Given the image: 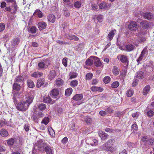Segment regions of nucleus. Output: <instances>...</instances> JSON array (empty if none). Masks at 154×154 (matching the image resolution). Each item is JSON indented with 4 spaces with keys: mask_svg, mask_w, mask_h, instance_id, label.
I'll use <instances>...</instances> for the list:
<instances>
[{
    "mask_svg": "<svg viewBox=\"0 0 154 154\" xmlns=\"http://www.w3.org/2000/svg\"><path fill=\"white\" fill-rule=\"evenodd\" d=\"M42 140L38 141L39 147H42L43 150L45 151L48 154H52L53 149L50 145L45 143L42 142Z\"/></svg>",
    "mask_w": 154,
    "mask_h": 154,
    "instance_id": "f257e3e1",
    "label": "nucleus"
},
{
    "mask_svg": "<svg viewBox=\"0 0 154 154\" xmlns=\"http://www.w3.org/2000/svg\"><path fill=\"white\" fill-rule=\"evenodd\" d=\"M113 141L114 140L113 139H110L102 146L103 147H105L106 151L109 153L112 152L114 150V149L112 146Z\"/></svg>",
    "mask_w": 154,
    "mask_h": 154,
    "instance_id": "f03ea898",
    "label": "nucleus"
},
{
    "mask_svg": "<svg viewBox=\"0 0 154 154\" xmlns=\"http://www.w3.org/2000/svg\"><path fill=\"white\" fill-rule=\"evenodd\" d=\"M29 106V104L26 103L25 101L19 102L16 105L17 109L19 111L26 110Z\"/></svg>",
    "mask_w": 154,
    "mask_h": 154,
    "instance_id": "7ed1b4c3",
    "label": "nucleus"
},
{
    "mask_svg": "<svg viewBox=\"0 0 154 154\" xmlns=\"http://www.w3.org/2000/svg\"><path fill=\"white\" fill-rule=\"evenodd\" d=\"M139 26V25L137 22L131 21L129 24L128 27L131 31L134 32L138 29Z\"/></svg>",
    "mask_w": 154,
    "mask_h": 154,
    "instance_id": "20e7f679",
    "label": "nucleus"
},
{
    "mask_svg": "<svg viewBox=\"0 0 154 154\" xmlns=\"http://www.w3.org/2000/svg\"><path fill=\"white\" fill-rule=\"evenodd\" d=\"M93 57L95 65L97 67H99L102 68L103 65V64L99 58L96 56H94Z\"/></svg>",
    "mask_w": 154,
    "mask_h": 154,
    "instance_id": "39448f33",
    "label": "nucleus"
},
{
    "mask_svg": "<svg viewBox=\"0 0 154 154\" xmlns=\"http://www.w3.org/2000/svg\"><path fill=\"white\" fill-rule=\"evenodd\" d=\"M117 58L122 63H128V57L126 55L119 54L117 56Z\"/></svg>",
    "mask_w": 154,
    "mask_h": 154,
    "instance_id": "423d86ee",
    "label": "nucleus"
},
{
    "mask_svg": "<svg viewBox=\"0 0 154 154\" xmlns=\"http://www.w3.org/2000/svg\"><path fill=\"white\" fill-rule=\"evenodd\" d=\"M100 8L104 10L106 9L109 8L111 6L110 4H108L104 2H100L99 5Z\"/></svg>",
    "mask_w": 154,
    "mask_h": 154,
    "instance_id": "0eeeda50",
    "label": "nucleus"
},
{
    "mask_svg": "<svg viewBox=\"0 0 154 154\" xmlns=\"http://www.w3.org/2000/svg\"><path fill=\"white\" fill-rule=\"evenodd\" d=\"M20 42V39L18 38H14L11 41V45L13 50L16 49V47Z\"/></svg>",
    "mask_w": 154,
    "mask_h": 154,
    "instance_id": "6e6552de",
    "label": "nucleus"
},
{
    "mask_svg": "<svg viewBox=\"0 0 154 154\" xmlns=\"http://www.w3.org/2000/svg\"><path fill=\"white\" fill-rule=\"evenodd\" d=\"M59 91L57 89L54 88L52 89L50 92V95L52 96L53 98H57V96L59 94Z\"/></svg>",
    "mask_w": 154,
    "mask_h": 154,
    "instance_id": "1a4fd4ad",
    "label": "nucleus"
},
{
    "mask_svg": "<svg viewBox=\"0 0 154 154\" xmlns=\"http://www.w3.org/2000/svg\"><path fill=\"white\" fill-rule=\"evenodd\" d=\"M43 100L44 102L50 104H53L55 101L52 100L50 97L48 96H45L44 97Z\"/></svg>",
    "mask_w": 154,
    "mask_h": 154,
    "instance_id": "9d476101",
    "label": "nucleus"
},
{
    "mask_svg": "<svg viewBox=\"0 0 154 154\" xmlns=\"http://www.w3.org/2000/svg\"><path fill=\"white\" fill-rule=\"evenodd\" d=\"M47 26L46 23L44 21L40 22L38 24V28L40 30H42L45 29Z\"/></svg>",
    "mask_w": 154,
    "mask_h": 154,
    "instance_id": "9b49d317",
    "label": "nucleus"
},
{
    "mask_svg": "<svg viewBox=\"0 0 154 154\" xmlns=\"http://www.w3.org/2000/svg\"><path fill=\"white\" fill-rule=\"evenodd\" d=\"M144 73L141 71H139L137 72L135 76V78L142 79L144 78Z\"/></svg>",
    "mask_w": 154,
    "mask_h": 154,
    "instance_id": "f8f14e48",
    "label": "nucleus"
},
{
    "mask_svg": "<svg viewBox=\"0 0 154 154\" xmlns=\"http://www.w3.org/2000/svg\"><path fill=\"white\" fill-rule=\"evenodd\" d=\"M144 17L145 19L150 20L154 18V16L152 14L149 12H147L144 14Z\"/></svg>",
    "mask_w": 154,
    "mask_h": 154,
    "instance_id": "ddd939ff",
    "label": "nucleus"
},
{
    "mask_svg": "<svg viewBox=\"0 0 154 154\" xmlns=\"http://www.w3.org/2000/svg\"><path fill=\"white\" fill-rule=\"evenodd\" d=\"M33 15L35 17H38L39 18L43 17V15L42 12L39 9H37L33 14Z\"/></svg>",
    "mask_w": 154,
    "mask_h": 154,
    "instance_id": "4468645a",
    "label": "nucleus"
},
{
    "mask_svg": "<svg viewBox=\"0 0 154 154\" xmlns=\"http://www.w3.org/2000/svg\"><path fill=\"white\" fill-rule=\"evenodd\" d=\"M94 56H91L89 58L87 59L85 61V64L87 66H90L93 65L94 62Z\"/></svg>",
    "mask_w": 154,
    "mask_h": 154,
    "instance_id": "2eb2a0df",
    "label": "nucleus"
},
{
    "mask_svg": "<svg viewBox=\"0 0 154 154\" xmlns=\"http://www.w3.org/2000/svg\"><path fill=\"white\" fill-rule=\"evenodd\" d=\"M56 75V73L55 70H51L50 71L48 75V79L51 80L54 79Z\"/></svg>",
    "mask_w": 154,
    "mask_h": 154,
    "instance_id": "dca6fc26",
    "label": "nucleus"
},
{
    "mask_svg": "<svg viewBox=\"0 0 154 154\" xmlns=\"http://www.w3.org/2000/svg\"><path fill=\"white\" fill-rule=\"evenodd\" d=\"M17 140L16 138H11L7 141V143L9 146H12L14 143L17 144Z\"/></svg>",
    "mask_w": 154,
    "mask_h": 154,
    "instance_id": "f3484780",
    "label": "nucleus"
},
{
    "mask_svg": "<svg viewBox=\"0 0 154 154\" xmlns=\"http://www.w3.org/2000/svg\"><path fill=\"white\" fill-rule=\"evenodd\" d=\"M99 135L103 140H106L107 137V134L103 131H100L99 133Z\"/></svg>",
    "mask_w": 154,
    "mask_h": 154,
    "instance_id": "a211bd4d",
    "label": "nucleus"
},
{
    "mask_svg": "<svg viewBox=\"0 0 154 154\" xmlns=\"http://www.w3.org/2000/svg\"><path fill=\"white\" fill-rule=\"evenodd\" d=\"M83 97V95L82 94H80L75 95L72 98L74 100L76 101L80 100Z\"/></svg>",
    "mask_w": 154,
    "mask_h": 154,
    "instance_id": "6ab92c4d",
    "label": "nucleus"
},
{
    "mask_svg": "<svg viewBox=\"0 0 154 154\" xmlns=\"http://www.w3.org/2000/svg\"><path fill=\"white\" fill-rule=\"evenodd\" d=\"M17 4L13 5L12 6L10 7V12L12 14L15 13L18 9Z\"/></svg>",
    "mask_w": 154,
    "mask_h": 154,
    "instance_id": "aec40b11",
    "label": "nucleus"
},
{
    "mask_svg": "<svg viewBox=\"0 0 154 154\" xmlns=\"http://www.w3.org/2000/svg\"><path fill=\"white\" fill-rule=\"evenodd\" d=\"M45 79H44L40 78L37 81L36 87L37 88H40L42 85L44 83Z\"/></svg>",
    "mask_w": 154,
    "mask_h": 154,
    "instance_id": "412c9836",
    "label": "nucleus"
},
{
    "mask_svg": "<svg viewBox=\"0 0 154 154\" xmlns=\"http://www.w3.org/2000/svg\"><path fill=\"white\" fill-rule=\"evenodd\" d=\"M135 48V46L131 44H128L125 46L126 51H131L134 50Z\"/></svg>",
    "mask_w": 154,
    "mask_h": 154,
    "instance_id": "4be33fe9",
    "label": "nucleus"
},
{
    "mask_svg": "<svg viewBox=\"0 0 154 154\" xmlns=\"http://www.w3.org/2000/svg\"><path fill=\"white\" fill-rule=\"evenodd\" d=\"M116 30L115 29L112 30L109 33L107 37L109 41H111L113 38L114 34L116 32Z\"/></svg>",
    "mask_w": 154,
    "mask_h": 154,
    "instance_id": "5701e85b",
    "label": "nucleus"
},
{
    "mask_svg": "<svg viewBox=\"0 0 154 154\" xmlns=\"http://www.w3.org/2000/svg\"><path fill=\"white\" fill-rule=\"evenodd\" d=\"M43 75V73L40 72H35L33 73L31 76L34 78H38L41 77Z\"/></svg>",
    "mask_w": 154,
    "mask_h": 154,
    "instance_id": "b1692460",
    "label": "nucleus"
},
{
    "mask_svg": "<svg viewBox=\"0 0 154 154\" xmlns=\"http://www.w3.org/2000/svg\"><path fill=\"white\" fill-rule=\"evenodd\" d=\"M140 24L143 28L146 29L149 27V24L146 20H143L141 21Z\"/></svg>",
    "mask_w": 154,
    "mask_h": 154,
    "instance_id": "393cba45",
    "label": "nucleus"
},
{
    "mask_svg": "<svg viewBox=\"0 0 154 154\" xmlns=\"http://www.w3.org/2000/svg\"><path fill=\"white\" fill-rule=\"evenodd\" d=\"M63 84V80L60 78H58L55 81V85L58 87H60Z\"/></svg>",
    "mask_w": 154,
    "mask_h": 154,
    "instance_id": "a878e982",
    "label": "nucleus"
},
{
    "mask_svg": "<svg viewBox=\"0 0 154 154\" xmlns=\"http://www.w3.org/2000/svg\"><path fill=\"white\" fill-rule=\"evenodd\" d=\"M91 90L93 91H102L103 89L101 87H97L96 86H92L91 88Z\"/></svg>",
    "mask_w": 154,
    "mask_h": 154,
    "instance_id": "bb28decb",
    "label": "nucleus"
},
{
    "mask_svg": "<svg viewBox=\"0 0 154 154\" xmlns=\"http://www.w3.org/2000/svg\"><path fill=\"white\" fill-rule=\"evenodd\" d=\"M112 72L115 75H117L119 74V70L116 66H114L112 69Z\"/></svg>",
    "mask_w": 154,
    "mask_h": 154,
    "instance_id": "cd10ccee",
    "label": "nucleus"
},
{
    "mask_svg": "<svg viewBox=\"0 0 154 154\" xmlns=\"http://www.w3.org/2000/svg\"><path fill=\"white\" fill-rule=\"evenodd\" d=\"M48 21L53 23L54 22L55 19V16L52 14H49L47 17Z\"/></svg>",
    "mask_w": 154,
    "mask_h": 154,
    "instance_id": "c85d7f7f",
    "label": "nucleus"
},
{
    "mask_svg": "<svg viewBox=\"0 0 154 154\" xmlns=\"http://www.w3.org/2000/svg\"><path fill=\"white\" fill-rule=\"evenodd\" d=\"M0 134L2 137H6L8 136V133L5 129H2L0 131Z\"/></svg>",
    "mask_w": 154,
    "mask_h": 154,
    "instance_id": "c756f323",
    "label": "nucleus"
},
{
    "mask_svg": "<svg viewBox=\"0 0 154 154\" xmlns=\"http://www.w3.org/2000/svg\"><path fill=\"white\" fill-rule=\"evenodd\" d=\"M150 137L147 136H143L141 138V140L144 143L147 144H149V140Z\"/></svg>",
    "mask_w": 154,
    "mask_h": 154,
    "instance_id": "7c9ffc66",
    "label": "nucleus"
},
{
    "mask_svg": "<svg viewBox=\"0 0 154 154\" xmlns=\"http://www.w3.org/2000/svg\"><path fill=\"white\" fill-rule=\"evenodd\" d=\"M13 89L16 91H19L21 88L20 85L17 83H14L13 85Z\"/></svg>",
    "mask_w": 154,
    "mask_h": 154,
    "instance_id": "2f4dec72",
    "label": "nucleus"
},
{
    "mask_svg": "<svg viewBox=\"0 0 154 154\" xmlns=\"http://www.w3.org/2000/svg\"><path fill=\"white\" fill-rule=\"evenodd\" d=\"M66 37L68 39L72 40L78 41L79 39L78 37L74 35H68Z\"/></svg>",
    "mask_w": 154,
    "mask_h": 154,
    "instance_id": "473e14b6",
    "label": "nucleus"
},
{
    "mask_svg": "<svg viewBox=\"0 0 154 154\" xmlns=\"http://www.w3.org/2000/svg\"><path fill=\"white\" fill-rule=\"evenodd\" d=\"M14 81L17 82H23L24 78L21 75H19L15 79Z\"/></svg>",
    "mask_w": 154,
    "mask_h": 154,
    "instance_id": "72a5a7b5",
    "label": "nucleus"
},
{
    "mask_svg": "<svg viewBox=\"0 0 154 154\" xmlns=\"http://www.w3.org/2000/svg\"><path fill=\"white\" fill-rule=\"evenodd\" d=\"M28 30L29 32L32 33H35L36 32L37 29L35 27L32 26L29 27Z\"/></svg>",
    "mask_w": 154,
    "mask_h": 154,
    "instance_id": "f704fd0d",
    "label": "nucleus"
},
{
    "mask_svg": "<svg viewBox=\"0 0 154 154\" xmlns=\"http://www.w3.org/2000/svg\"><path fill=\"white\" fill-rule=\"evenodd\" d=\"M33 97L32 96H28L26 97V103H27L29 104V105L31 103L32 101Z\"/></svg>",
    "mask_w": 154,
    "mask_h": 154,
    "instance_id": "c9c22d12",
    "label": "nucleus"
},
{
    "mask_svg": "<svg viewBox=\"0 0 154 154\" xmlns=\"http://www.w3.org/2000/svg\"><path fill=\"white\" fill-rule=\"evenodd\" d=\"M150 87L149 85L146 86L143 90V94L144 95H146L149 91Z\"/></svg>",
    "mask_w": 154,
    "mask_h": 154,
    "instance_id": "e433bc0d",
    "label": "nucleus"
},
{
    "mask_svg": "<svg viewBox=\"0 0 154 154\" xmlns=\"http://www.w3.org/2000/svg\"><path fill=\"white\" fill-rule=\"evenodd\" d=\"M38 67L39 68L38 69L41 70L43 69L45 67V63L43 62H40L38 64Z\"/></svg>",
    "mask_w": 154,
    "mask_h": 154,
    "instance_id": "4c0bfd02",
    "label": "nucleus"
},
{
    "mask_svg": "<svg viewBox=\"0 0 154 154\" xmlns=\"http://www.w3.org/2000/svg\"><path fill=\"white\" fill-rule=\"evenodd\" d=\"M27 84L28 87L30 88H33L35 86L34 82L32 80H28L27 81Z\"/></svg>",
    "mask_w": 154,
    "mask_h": 154,
    "instance_id": "58836bf2",
    "label": "nucleus"
},
{
    "mask_svg": "<svg viewBox=\"0 0 154 154\" xmlns=\"http://www.w3.org/2000/svg\"><path fill=\"white\" fill-rule=\"evenodd\" d=\"M72 89L69 88L66 89L65 91V94L67 96H69L72 93Z\"/></svg>",
    "mask_w": 154,
    "mask_h": 154,
    "instance_id": "ea45409f",
    "label": "nucleus"
},
{
    "mask_svg": "<svg viewBox=\"0 0 154 154\" xmlns=\"http://www.w3.org/2000/svg\"><path fill=\"white\" fill-rule=\"evenodd\" d=\"M78 84V82L76 80H73L70 83V85L72 87H74L76 86Z\"/></svg>",
    "mask_w": 154,
    "mask_h": 154,
    "instance_id": "a19ab883",
    "label": "nucleus"
},
{
    "mask_svg": "<svg viewBox=\"0 0 154 154\" xmlns=\"http://www.w3.org/2000/svg\"><path fill=\"white\" fill-rule=\"evenodd\" d=\"M147 53L148 51L147 50V48H145L142 51L140 55L143 57H145L147 55Z\"/></svg>",
    "mask_w": 154,
    "mask_h": 154,
    "instance_id": "79ce46f5",
    "label": "nucleus"
},
{
    "mask_svg": "<svg viewBox=\"0 0 154 154\" xmlns=\"http://www.w3.org/2000/svg\"><path fill=\"white\" fill-rule=\"evenodd\" d=\"M89 144L91 146H96L98 144V142L97 140L94 139L91 140Z\"/></svg>",
    "mask_w": 154,
    "mask_h": 154,
    "instance_id": "37998d69",
    "label": "nucleus"
},
{
    "mask_svg": "<svg viewBox=\"0 0 154 154\" xmlns=\"http://www.w3.org/2000/svg\"><path fill=\"white\" fill-rule=\"evenodd\" d=\"M63 14L66 17H69L70 15V13L68 10L66 8H64L63 10Z\"/></svg>",
    "mask_w": 154,
    "mask_h": 154,
    "instance_id": "c03bdc74",
    "label": "nucleus"
},
{
    "mask_svg": "<svg viewBox=\"0 0 154 154\" xmlns=\"http://www.w3.org/2000/svg\"><path fill=\"white\" fill-rule=\"evenodd\" d=\"M84 121L87 124H90L92 121L91 118L88 116H86L85 117Z\"/></svg>",
    "mask_w": 154,
    "mask_h": 154,
    "instance_id": "a18cd8bd",
    "label": "nucleus"
},
{
    "mask_svg": "<svg viewBox=\"0 0 154 154\" xmlns=\"http://www.w3.org/2000/svg\"><path fill=\"white\" fill-rule=\"evenodd\" d=\"M110 78L109 76H105L103 79V81L105 83H108L110 81Z\"/></svg>",
    "mask_w": 154,
    "mask_h": 154,
    "instance_id": "49530a36",
    "label": "nucleus"
},
{
    "mask_svg": "<svg viewBox=\"0 0 154 154\" xmlns=\"http://www.w3.org/2000/svg\"><path fill=\"white\" fill-rule=\"evenodd\" d=\"M69 75L71 79H74L75 78L77 75V74L74 72H71L69 74Z\"/></svg>",
    "mask_w": 154,
    "mask_h": 154,
    "instance_id": "de8ad7c7",
    "label": "nucleus"
},
{
    "mask_svg": "<svg viewBox=\"0 0 154 154\" xmlns=\"http://www.w3.org/2000/svg\"><path fill=\"white\" fill-rule=\"evenodd\" d=\"M133 91L131 89H129L127 91L126 95L128 97H131L133 94Z\"/></svg>",
    "mask_w": 154,
    "mask_h": 154,
    "instance_id": "09e8293b",
    "label": "nucleus"
},
{
    "mask_svg": "<svg viewBox=\"0 0 154 154\" xmlns=\"http://www.w3.org/2000/svg\"><path fill=\"white\" fill-rule=\"evenodd\" d=\"M119 83L118 82H115L111 85V87L113 88H116L118 87L119 85Z\"/></svg>",
    "mask_w": 154,
    "mask_h": 154,
    "instance_id": "8fccbe9b",
    "label": "nucleus"
},
{
    "mask_svg": "<svg viewBox=\"0 0 154 154\" xmlns=\"http://www.w3.org/2000/svg\"><path fill=\"white\" fill-rule=\"evenodd\" d=\"M38 108L41 110H44L46 108L45 105L44 103L40 104L38 106Z\"/></svg>",
    "mask_w": 154,
    "mask_h": 154,
    "instance_id": "3c124183",
    "label": "nucleus"
},
{
    "mask_svg": "<svg viewBox=\"0 0 154 154\" xmlns=\"http://www.w3.org/2000/svg\"><path fill=\"white\" fill-rule=\"evenodd\" d=\"M49 118L48 117H45L44 119L42 120V123L45 124V125H47L48 123Z\"/></svg>",
    "mask_w": 154,
    "mask_h": 154,
    "instance_id": "603ef678",
    "label": "nucleus"
},
{
    "mask_svg": "<svg viewBox=\"0 0 154 154\" xmlns=\"http://www.w3.org/2000/svg\"><path fill=\"white\" fill-rule=\"evenodd\" d=\"M105 110L108 113L111 114L113 112V110L109 107L106 108Z\"/></svg>",
    "mask_w": 154,
    "mask_h": 154,
    "instance_id": "864d4df0",
    "label": "nucleus"
},
{
    "mask_svg": "<svg viewBox=\"0 0 154 154\" xmlns=\"http://www.w3.org/2000/svg\"><path fill=\"white\" fill-rule=\"evenodd\" d=\"M93 76V74L91 73H89L87 74L86 75V79L88 80L91 79Z\"/></svg>",
    "mask_w": 154,
    "mask_h": 154,
    "instance_id": "5fc2aeb1",
    "label": "nucleus"
},
{
    "mask_svg": "<svg viewBox=\"0 0 154 154\" xmlns=\"http://www.w3.org/2000/svg\"><path fill=\"white\" fill-rule=\"evenodd\" d=\"M127 70L124 69L120 72V75L121 77L123 79L124 77L126 75Z\"/></svg>",
    "mask_w": 154,
    "mask_h": 154,
    "instance_id": "6e6d98bb",
    "label": "nucleus"
},
{
    "mask_svg": "<svg viewBox=\"0 0 154 154\" xmlns=\"http://www.w3.org/2000/svg\"><path fill=\"white\" fill-rule=\"evenodd\" d=\"M44 63H45V68H47L49 65L51 64V61L49 59H47L44 61Z\"/></svg>",
    "mask_w": 154,
    "mask_h": 154,
    "instance_id": "4d7b16f0",
    "label": "nucleus"
},
{
    "mask_svg": "<svg viewBox=\"0 0 154 154\" xmlns=\"http://www.w3.org/2000/svg\"><path fill=\"white\" fill-rule=\"evenodd\" d=\"M7 3L12 4L13 5L17 4L16 0H5Z\"/></svg>",
    "mask_w": 154,
    "mask_h": 154,
    "instance_id": "13d9d810",
    "label": "nucleus"
},
{
    "mask_svg": "<svg viewBox=\"0 0 154 154\" xmlns=\"http://www.w3.org/2000/svg\"><path fill=\"white\" fill-rule=\"evenodd\" d=\"M74 6L76 8H79L81 6V4L79 2L77 1L74 3Z\"/></svg>",
    "mask_w": 154,
    "mask_h": 154,
    "instance_id": "bf43d9fd",
    "label": "nucleus"
},
{
    "mask_svg": "<svg viewBox=\"0 0 154 154\" xmlns=\"http://www.w3.org/2000/svg\"><path fill=\"white\" fill-rule=\"evenodd\" d=\"M62 62L63 64L66 67L67 66V58L66 57L64 58L63 59Z\"/></svg>",
    "mask_w": 154,
    "mask_h": 154,
    "instance_id": "052dcab7",
    "label": "nucleus"
},
{
    "mask_svg": "<svg viewBox=\"0 0 154 154\" xmlns=\"http://www.w3.org/2000/svg\"><path fill=\"white\" fill-rule=\"evenodd\" d=\"M49 131V132L50 135L53 137H54L55 136V133L54 131L52 129H51L50 130L48 129Z\"/></svg>",
    "mask_w": 154,
    "mask_h": 154,
    "instance_id": "680f3d73",
    "label": "nucleus"
},
{
    "mask_svg": "<svg viewBox=\"0 0 154 154\" xmlns=\"http://www.w3.org/2000/svg\"><path fill=\"white\" fill-rule=\"evenodd\" d=\"M5 24L1 23H0V32L3 31L5 29Z\"/></svg>",
    "mask_w": 154,
    "mask_h": 154,
    "instance_id": "e2e57ef3",
    "label": "nucleus"
},
{
    "mask_svg": "<svg viewBox=\"0 0 154 154\" xmlns=\"http://www.w3.org/2000/svg\"><path fill=\"white\" fill-rule=\"evenodd\" d=\"M147 115L149 117H151L154 115V112L152 110L149 111L147 112Z\"/></svg>",
    "mask_w": 154,
    "mask_h": 154,
    "instance_id": "0e129e2a",
    "label": "nucleus"
},
{
    "mask_svg": "<svg viewBox=\"0 0 154 154\" xmlns=\"http://www.w3.org/2000/svg\"><path fill=\"white\" fill-rule=\"evenodd\" d=\"M143 57L141 55H140L139 57L138 58V59L137 60V62L138 65L141 63L140 61L142 60Z\"/></svg>",
    "mask_w": 154,
    "mask_h": 154,
    "instance_id": "69168bd1",
    "label": "nucleus"
},
{
    "mask_svg": "<svg viewBox=\"0 0 154 154\" xmlns=\"http://www.w3.org/2000/svg\"><path fill=\"white\" fill-rule=\"evenodd\" d=\"M24 128L26 132L29 131V126L28 124H26L24 126Z\"/></svg>",
    "mask_w": 154,
    "mask_h": 154,
    "instance_id": "338daca9",
    "label": "nucleus"
},
{
    "mask_svg": "<svg viewBox=\"0 0 154 154\" xmlns=\"http://www.w3.org/2000/svg\"><path fill=\"white\" fill-rule=\"evenodd\" d=\"M154 143V139H152L151 137H150L149 140V144L151 145H152Z\"/></svg>",
    "mask_w": 154,
    "mask_h": 154,
    "instance_id": "774afa93",
    "label": "nucleus"
}]
</instances>
